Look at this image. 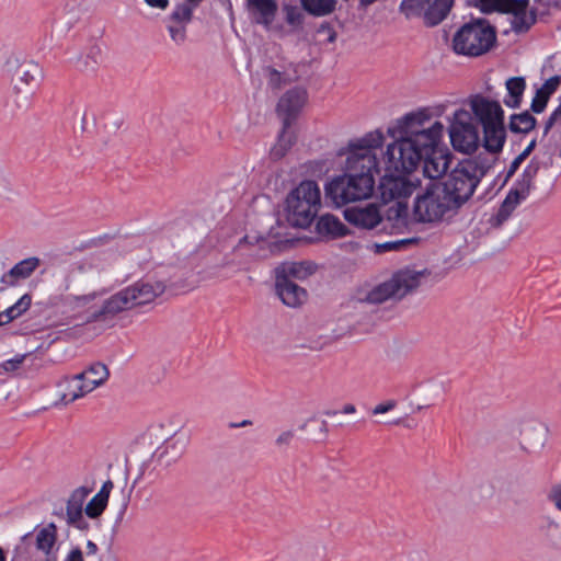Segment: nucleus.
I'll return each instance as SVG.
<instances>
[{"label": "nucleus", "mask_w": 561, "mask_h": 561, "mask_svg": "<svg viewBox=\"0 0 561 561\" xmlns=\"http://www.w3.org/2000/svg\"><path fill=\"white\" fill-rule=\"evenodd\" d=\"M385 141L380 130H373L350 140L339 156H345L344 174L325 186V196L336 206L366 199L371 196L375 176L379 173L375 150Z\"/></svg>", "instance_id": "f257e3e1"}, {"label": "nucleus", "mask_w": 561, "mask_h": 561, "mask_svg": "<svg viewBox=\"0 0 561 561\" xmlns=\"http://www.w3.org/2000/svg\"><path fill=\"white\" fill-rule=\"evenodd\" d=\"M98 297V291H85L78 277L67 275L64 284L51 295V302L55 307H62L69 311H75L90 305Z\"/></svg>", "instance_id": "f8f14e48"}, {"label": "nucleus", "mask_w": 561, "mask_h": 561, "mask_svg": "<svg viewBox=\"0 0 561 561\" xmlns=\"http://www.w3.org/2000/svg\"><path fill=\"white\" fill-rule=\"evenodd\" d=\"M306 274L302 263H285L277 268L276 276H285L287 279L298 278Z\"/></svg>", "instance_id": "37998d69"}, {"label": "nucleus", "mask_w": 561, "mask_h": 561, "mask_svg": "<svg viewBox=\"0 0 561 561\" xmlns=\"http://www.w3.org/2000/svg\"><path fill=\"white\" fill-rule=\"evenodd\" d=\"M526 159H524L520 154H518L514 160L513 162L511 163L510 165V169L507 171V178H510L511 175H513L515 173V171L519 168V165L522 164V162H524Z\"/></svg>", "instance_id": "864d4df0"}, {"label": "nucleus", "mask_w": 561, "mask_h": 561, "mask_svg": "<svg viewBox=\"0 0 561 561\" xmlns=\"http://www.w3.org/2000/svg\"><path fill=\"white\" fill-rule=\"evenodd\" d=\"M249 424H251V421H249V420H244V421H243L242 423H240V424H232V426H247V425H249Z\"/></svg>", "instance_id": "0e129e2a"}, {"label": "nucleus", "mask_w": 561, "mask_h": 561, "mask_svg": "<svg viewBox=\"0 0 561 561\" xmlns=\"http://www.w3.org/2000/svg\"><path fill=\"white\" fill-rule=\"evenodd\" d=\"M470 106L482 127L504 122V112L497 101L477 95L471 99Z\"/></svg>", "instance_id": "412c9836"}, {"label": "nucleus", "mask_w": 561, "mask_h": 561, "mask_svg": "<svg viewBox=\"0 0 561 561\" xmlns=\"http://www.w3.org/2000/svg\"><path fill=\"white\" fill-rule=\"evenodd\" d=\"M522 3L520 10H515L511 25L514 32L523 33L528 31L535 24L538 15L549 12L553 0H517Z\"/></svg>", "instance_id": "2eb2a0df"}, {"label": "nucleus", "mask_w": 561, "mask_h": 561, "mask_svg": "<svg viewBox=\"0 0 561 561\" xmlns=\"http://www.w3.org/2000/svg\"><path fill=\"white\" fill-rule=\"evenodd\" d=\"M245 1L248 11L253 16L256 24L262 25L265 31L279 38L284 37V34L286 33L285 25L282 23H275V18L278 11V4L275 0Z\"/></svg>", "instance_id": "4468645a"}, {"label": "nucleus", "mask_w": 561, "mask_h": 561, "mask_svg": "<svg viewBox=\"0 0 561 561\" xmlns=\"http://www.w3.org/2000/svg\"><path fill=\"white\" fill-rule=\"evenodd\" d=\"M165 290V285L158 280H138L103 300L92 311L88 323H100L112 327L117 314L154 301Z\"/></svg>", "instance_id": "f03ea898"}, {"label": "nucleus", "mask_w": 561, "mask_h": 561, "mask_svg": "<svg viewBox=\"0 0 561 561\" xmlns=\"http://www.w3.org/2000/svg\"><path fill=\"white\" fill-rule=\"evenodd\" d=\"M495 38L494 28L485 21L467 23L453 38L454 50L459 55L480 56L493 46Z\"/></svg>", "instance_id": "0eeeda50"}, {"label": "nucleus", "mask_w": 561, "mask_h": 561, "mask_svg": "<svg viewBox=\"0 0 561 561\" xmlns=\"http://www.w3.org/2000/svg\"><path fill=\"white\" fill-rule=\"evenodd\" d=\"M558 124H561V104L550 114L545 123L543 136H547L549 131Z\"/></svg>", "instance_id": "de8ad7c7"}, {"label": "nucleus", "mask_w": 561, "mask_h": 561, "mask_svg": "<svg viewBox=\"0 0 561 561\" xmlns=\"http://www.w3.org/2000/svg\"><path fill=\"white\" fill-rule=\"evenodd\" d=\"M31 305V296L24 295L13 306L5 309L9 316H12V320L19 317L22 312L26 311Z\"/></svg>", "instance_id": "c03bdc74"}, {"label": "nucleus", "mask_w": 561, "mask_h": 561, "mask_svg": "<svg viewBox=\"0 0 561 561\" xmlns=\"http://www.w3.org/2000/svg\"><path fill=\"white\" fill-rule=\"evenodd\" d=\"M507 95L504 98V104L508 107H518L522 102L526 82L523 77L510 78L506 83Z\"/></svg>", "instance_id": "e433bc0d"}, {"label": "nucleus", "mask_w": 561, "mask_h": 561, "mask_svg": "<svg viewBox=\"0 0 561 561\" xmlns=\"http://www.w3.org/2000/svg\"><path fill=\"white\" fill-rule=\"evenodd\" d=\"M113 486V482L111 480H106L101 490L87 503L84 506V513L88 517L98 518L102 515L107 506Z\"/></svg>", "instance_id": "473e14b6"}, {"label": "nucleus", "mask_w": 561, "mask_h": 561, "mask_svg": "<svg viewBox=\"0 0 561 561\" xmlns=\"http://www.w3.org/2000/svg\"><path fill=\"white\" fill-rule=\"evenodd\" d=\"M296 142V135L283 125L277 142L271 149V157L274 160L282 159Z\"/></svg>", "instance_id": "58836bf2"}, {"label": "nucleus", "mask_w": 561, "mask_h": 561, "mask_svg": "<svg viewBox=\"0 0 561 561\" xmlns=\"http://www.w3.org/2000/svg\"><path fill=\"white\" fill-rule=\"evenodd\" d=\"M91 490L79 486L72 491L66 503V522L69 526L80 530L88 529L89 525L83 517V504Z\"/></svg>", "instance_id": "a211bd4d"}, {"label": "nucleus", "mask_w": 561, "mask_h": 561, "mask_svg": "<svg viewBox=\"0 0 561 561\" xmlns=\"http://www.w3.org/2000/svg\"><path fill=\"white\" fill-rule=\"evenodd\" d=\"M307 101V92L302 88L288 90L277 103V113L283 117L285 128H289L293 119L304 107Z\"/></svg>", "instance_id": "6ab92c4d"}, {"label": "nucleus", "mask_w": 561, "mask_h": 561, "mask_svg": "<svg viewBox=\"0 0 561 561\" xmlns=\"http://www.w3.org/2000/svg\"><path fill=\"white\" fill-rule=\"evenodd\" d=\"M342 412L345 414H354L356 412V408L354 404H345L342 409Z\"/></svg>", "instance_id": "052dcab7"}, {"label": "nucleus", "mask_w": 561, "mask_h": 561, "mask_svg": "<svg viewBox=\"0 0 561 561\" xmlns=\"http://www.w3.org/2000/svg\"><path fill=\"white\" fill-rule=\"evenodd\" d=\"M287 219L298 228H307L313 221L320 207V188L314 181H304L293 190L286 199Z\"/></svg>", "instance_id": "39448f33"}, {"label": "nucleus", "mask_w": 561, "mask_h": 561, "mask_svg": "<svg viewBox=\"0 0 561 561\" xmlns=\"http://www.w3.org/2000/svg\"><path fill=\"white\" fill-rule=\"evenodd\" d=\"M409 210L407 203L402 201L394 202L388 209L386 219H382V228L390 229L393 233H403L408 228Z\"/></svg>", "instance_id": "c85d7f7f"}, {"label": "nucleus", "mask_w": 561, "mask_h": 561, "mask_svg": "<svg viewBox=\"0 0 561 561\" xmlns=\"http://www.w3.org/2000/svg\"><path fill=\"white\" fill-rule=\"evenodd\" d=\"M561 82L560 76H553L550 77L548 80L545 81V83L539 88L543 93H547V95L550 98V95L558 89Z\"/></svg>", "instance_id": "09e8293b"}, {"label": "nucleus", "mask_w": 561, "mask_h": 561, "mask_svg": "<svg viewBox=\"0 0 561 561\" xmlns=\"http://www.w3.org/2000/svg\"><path fill=\"white\" fill-rule=\"evenodd\" d=\"M265 76L267 78V84L273 90H279L283 87L289 84L294 78L286 73H282L274 68L267 67L265 69Z\"/></svg>", "instance_id": "79ce46f5"}, {"label": "nucleus", "mask_w": 561, "mask_h": 561, "mask_svg": "<svg viewBox=\"0 0 561 561\" xmlns=\"http://www.w3.org/2000/svg\"><path fill=\"white\" fill-rule=\"evenodd\" d=\"M458 209L439 182L430 183L424 192L416 196L413 215L417 221L435 222L447 214Z\"/></svg>", "instance_id": "423d86ee"}, {"label": "nucleus", "mask_w": 561, "mask_h": 561, "mask_svg": "<svg viewBox=\"0 0 561 561\" xmlns=\"http://www.w3.org/2000/svg\"><path fill=\"white\" fill-rule=\"evenodd\" d=\"M433 123L431 121V113L427 108H421L415 112L405 114L398 121V128L402 137L411 138L417 135L419 131L428 127Z\"/></svg>", "instance_id": "bb28decb"}, {"label": "nucleus", "mask_w": 561, "mask_h": 561, "mask_svg": "<svg viewBox=\"0 0 561 561\" xmlns=\"http://www.w3.org/2000/svg\"><path fill=\"white\" fill-rule=\"evenodd\" d=\"M491 165L492 162L481 160L480 157L465 159L451 170L445 181L439 183L459 208L473 195Z\"/></svg>", "instance_id": "20e7f679"}, {"label": "nucleus", "mask_w": 561, "mask_h": 561, "mask_svg": "<svg viewBox=\"0 0 561 561\" xmlns=\"http://www.w3.org/2000/svg\"><path fill=\"white\" fill-rule=\"evenodd\" d=\"M484 8L508 13L514 18L515 10H520L522 3L517 0H480Z\"/></svg>", "instance_id": "a19ab883"}, {"label": "nucleus", "mask_w": 561, "mask_h": 561, "mask_svg": "<svg viewBox=\"0 0 561 561\" xmlns=\"http://www.w3.org/2000/svg\"><path fill=\"white\" fill-rule=\"evenodd\" d=\"M551 499L556 506L561 511V485L556 486L551 492Z\"/></svg>", "instance_id": "6e6d98bb"}, {"label": "nucleus", "mask_w": 561, "mask_h": 561, "mask_svg": "<svg viewBox=\"0 0 561 561\" xmlns=\"http://www.w3.org/2000/svg\"><path fill=\"white\" fill-rule=\"evenodd\" d=\"M275 288L277 296L288 307H299L307 300L306 289L285 276H276Z\"/></svg>", "instance_id": "b1692460"}, {"label": "nucleus", "mask_w": 561, "mask_h": 561, "mask_svg": "<svg viewBox=\"0 0 561 561\" xmlns=\"http://www.w3.org/2000/svg\"><path fill=\"white\" fill-rule=\"evenodd\" d=\"M423 161V173L428 179L435 180L443 176L450 163V154L442 148L425 152Z\"/></svg>", "instance_id": "393cba45"}, {"label": "nucleus", "mask_w": 561, "mask_h": 561, "mask_svg": "<svg viewBox=\"0 0 561 561\" xmlns=\"http://www.w3.org/2000/svg\"><path fill=\"white\" fill-rule=\"evenodd\" d=\"M30 353H14L11 348L0 344V376H9L22 369Z\"/></svg>", "instance_id": "c756f323"}, {"label": "nucleus", "mask_w": 561, "mask_h": 561, "mask_svg": "<svg viewBox=\"0 0 561 561\" xmlns=\"http://www.w3.org/2000/svg\"><path fill=\"white\" fill-rule=\"evenodd\" d=\"M39 265L41 260L37 256H30L18 262L0 277L2 288L14 286L20 280L28 278Z\"/></svg>", "instance_id": "a878e982"}, {"label": "nucleus", "mask_w": 561, "mask_h": 561, "mask_svg": "<svg viewBox=\"0 0 561 561\" xmlns=\"http://www.w3.org/2000/svg\"><path fill=\"white\" fill-rule=\"evenodd\" d=\"M88 393L103 385L108 376L107 366L102 363H94L87 369L78 374Z\"/></svg>", "instance_id": "2f4dec72"}, {"label": "nucleus", "mask_w": 561, "mask_h": 561, "mask_svg": "<svg viewBox=\"0 0 561 561\" xmlns=\"http://www.w3.org/2000/svg\"><path fill=\"white\" fill-rule=\"evenodd\" d=\"M344 217L350 224L364 229H373L382 222L376 205L347 208L344 210Z\"/></svg>", "instance_id": "5701e85b"}, {"label": "nucleus", "mask_w": 561, "mask_h": 561, "mask_svg": "<svg viewBox=\"0 0 561 561\" xmlns=\"http://www.w3.org/2000/svg\"><path fill=\"white\" fill-rule=\"evenodd\" d=\"M300 4L310 15L322 18L335 11L337 0H300Z\"/></svg>", "instance_id": "4c0bfd02"}, {"label": "nucleus", "mask_w": 561, "mask_h": 561, "mask_svg": "<svg viewBox=\"0 0 561 561\" xmlns=\"http://www.w3.org/2000/svg\"><path fill=\"white\" fill-rule=\"evenodd\" d=\"M506 140L504 122L483 127V147L490 153L502 151Z\"/></svg>", "instance_id": "7c9ffc66"}, {"label": "nucleus", "mask_w": 561, "mask_h": 561, "mask_svg": "<svg viewBox=\"0 0 561 561\" xmlns=\"http://www.w3.org/2000/svg\"><path fill=\"white\" fill-rule=\"evenodd\" d=\"M548 100L549 96L547 95V93H543V91L538 89L531 102V111L537 114L543 112V110L547 106Z\"/></svg>", "instance_id": "49530a36"}, {"label": "nucleus", "mask_w": 561, "mask_h": 561, "mask_svg": "<svg viewBox=\"0 0 561 561\" xmlns=\"http://www.w3.org/2000/svg\"><path fill=\"white\" fill-rule=\"evenodd\" d=\"M35 549L43 553L41 561H58V528L54 523L38 527L34 530Z\"/></svg>", "instance_id": "f3484780"}, {"label": "nucleus", "mask_w": 561, "mask_h": 561, "mask_svg": "<svg viewBox=\"0 0 561 561\" xmlns=\"http://www.w3.org/2000/svg\"><path fill=\"white\" fill-rule=\"evenodd\" d=\"M11 321L12 316H9L5 310L0 312V325H4Z\"/></svg>", "instance_id": "13d9d810"}, {"label": "nucleus", "mask_w": 561, "mask_h": 561, "mask_svg": "<svg viewBox=\"0 0 561 561\" xmlns=\"http://www.w3.org/2000/svg\"><path fill=\"white\" fill-rule=\"evenodd\" d=\"M388 424H399V421L387 422Z\"/></svg>", "instance_id": "774afa93"}, {"label": "nucleus", "mask_w": 561, "mask_h": 561, "mask_svg": "<svg viewBox=\"0 0 561 561\" xmlns=\"http://www.w3.org/2000/svg\"><path fill=\"white\" fill-rule=\"evenodd\" d=\"M96 552H98V546L93 541L89 540L87 542V553L95 554Z\"/></svg>", "instance_id": "bf43d9fd"}, {"label": "nucleus", "mask_w": 561, "mask_h": 561, "mask_svg": "<svg viewBox=\"0 0 561 561\" xmlns=\"http://www.w3.org/2000/svg\"><path fill=\"white\" fill-rule=\"evenodd\" d=\"M60 401L65 404L71 403L79 398L88 394L85 388L83 386V381H81L78 375L72 376L70 378H65L58 385Z\"/></svg>", "instance_id": "72a5a7b5"}, {"label": "nucleus", "mask_w": 561, "mask_h": 561, "mask_svg": "<svg viewBox=\"0 0 561 561\" xmlns=\"http://www.w3.org/2000/svg\"><path fill=\"white\" fill-rule=\"evenodd\" d=\"M414 241V239H401L397 241H389L383 243H376V252H386V251H392V250H399L402 247L410 244Z\"/></svg>", "instance_id": "a18cd8bd"}, {"label": "nucleus", "mask_w": 561, "mask_h": 561, "mask_svg": "<svg viewBox=\"0 0 561 561\" xmlns=\"http://www.w3.org/2000/svg\"><path fill=\"white\" fill-rule=\"evenodd\" d=\"M322 427H323V432L325 433L327 432V423L324 421H322Z\"/></svg>", "instance_id": "338daca9"}, {"label": "nucleus", "mask_w": 561, "mask_h": 561, "mask_svg": "<svg viewBox=\"0 0 561 561\" xmlns=\"http://www.w3.org/2000/svg\"><path fill=\"white\" fill-rule=\"evenodd\" d=\"M536 126V118L528 112L514 114L510 118V130L512 133L526 134L533 130Z\"/></svg>", "instance_id": "ea45409f"}, {"label": "nucleus", "mask_w": 561, "mask_h": 561, "mask_svg": "<svg viewBox=\"0 0 561 561\" xmlns=\"http://www.w3.org/2000/svg\"><path fill=\"white\" fill-rule=\"evenodd\" d=\"M187 4H190L194 9V7H196L201 2V0H187Z\"/></svg>", "instance_id": "e2e57ef3"}, {"label": "nucleus", "mask_w": 561, "mask_h": 561, "mask_svg": "<svg viewBox=\"0 0 561 561\" xmlns=\"http://www.w3.org/2000/svg\"><path fill=\"white\" fill-rule=\"evenodd\" d=\"M444 129V125L440 122L435 121L431 123L428 127L419 131L417 135L408 138V140H411L413 147L417 151H421V157H423L425 152L439 148L438 144L442 139Z\"/></svg>", "instance_id": "4be33fe9"}, {"label": "nucleus", "mask_w": 561, "mask_h": 561, "mask_svg": "<svg viewBox=\"0 0 561 561\" xmlns=\"http://www.w3.org/2000/svg\"><path fill=\"white\" fill-rule=\"evenodd\" d=\"M316 228L318 233L333 238L345 236L347 232V228L343 222L330 214L322 215L318 219Z\"/></svg>", "instance_id": "c9c22d12"}, {"label": "nucleus", "mask_w": 561, "mask_h": 561, "mask_svg": "<svg viewBox=\"0 0 561 561\" xmlns=\"http://www.w3.org/2000/svg\"><path fill=\"white\" fill-rule=\"evenodd\" d=\"M65 561H83L82 551L79 548L72 549Z\"/></svg>", "instance_id": "5fc2aeb1"}, {"label": "nucleus", "mask_w": 561, "mask_h": 561, "mask_svg": "<svg viewBox=\"0 0 561 561\" xmlns=\"http://www.w3.org/2000/svg\"><path fill=\"white\" fill-rule=\"evenodd\" d=\"M152 9L164 11L169 5V0H144Z\"/></svg>", "instance_id": "603ef678"}, {"label": "nucleus", "mask_w": 561, "mask_h": 561, "mask_svg": "<svg viewBox=\"0 0 561 561\" xmlns=\"http://www.w3.org/2000/svg\"><path fill=\"white\" fill-rule=\"evenodd\" d=\"M280 11L286 31L284 37L304 30L306 11L302 9L301 4H296L294 0L284 1Z\"/></svg>", "instance_id": "cd10ccee"}, {"label": "nucleus", "mask_w": 561, "mask_h": 561, "mask_svg": "<svg viewBox=\"0 0 561 561\" xmlns=\"http://www.w3.org/2000/svg\"><path fill=\"white\" fill-rule=\"evenodd\" d=\"M102 60L103 51L101 46L93 45L84 54L78 55L73 59V64L77 70L88 73L95 71Z\"/></svg>", "instance_id": "f704fd0d"}, {"label": "nucleus", "mask_w": 561, "mask_h": 561, "mask_svg": "<svg viewBox=\"0 0 561 561\" xmlns=\"http://www.w3.org/2000/svg\"><path fill=\"white\" fill-rule=\"evenodd\" d=\"M0 561H5L4 552L1 548H0Z\"/></svg>", "instance_id": "69168bd1"}, {"label": "nucleus", "mask_w": 561, "mask_h": 561, "mask_svg": "<svg viewBox=\"0 0 561 561\" xmlns=\"http://www.w3.org/2000/svg\"><path fill=\"white\" fill-rule=\"evenodd\" d=\"M404 173L387 172L380 181L379 191L385 203L401 201L414 192V184L409 181Z\"/></svg>", "instance_id": "dca6fc26"}, {"label": "nucleus", "mask_w": 561, "mask_h": 561, "mask_svg": "<svg viewBox=\"0 0 561 561\" xmlns=\"http://www.w3.org/2000/svg\"><path fill=\"white\" fill-rule=\"evenodd\" d=\"M560 160L561 146L552 144L551 139H549L548 144L545 145L542 156L535 157L525 168L522 179L508 192L496 214L490 218V225L494 228H499L510 218L517 205L528 196L540 167L551 168L556 173H560V165L556 163V161Z\"/></svg>", "instance_id": "7ed1b4c3"}, {"label": "nucleus", "mask_w": 561, "mask_h": 561, "mask_svg": "<svg viewBox=\"0 0 561 561\" xmlns=\"http://www.w3.org/2000/svg\"><path fill=\"white\" fill-rule=\"evenodd\" d=\"M455 0H403L400 11L407 19L422 18L426 26H436L450 13Z\"/></svg>", "instance_id": "9d476101"}, {"label": "nucleus", "mask_w": 561, "mask_h": 561, "mask_svg": "<svg viewBox=\"0 0 561 561\" xmlns=\"http://www.w3.org/2000/svg\"><path fill=\"white\" fill-rule=\"evenodd\" d=\"M396 407H397V402L394 400H387V401H383V402L377 404L371 410V413H373V415L383 414V413H387V412L393 410Z\"/></svg>", "instance_id": "8fccbe9b"}, {"label": "nucleus", "mask_w": 561, "mask_h": 561, "mask_svg": "<svg viewBox=\"0 0 561 561\" xmlns=\"http://www.w3.org/2000/svg\"><path fill=\"white\" fill-rule=\"evenodd\" d=\"M537 141L536 139H533L526 148L519 153L524 159L528 158V156L533 152V150L536 148Z\"/></svg>", "instance_id": "4d7b16f0"}, {"label": "nucleus", "mask_w": 561, "mask_h": 561, "mask_svg": "<svg viewBox=\"0 0 561 561\" xmlns=\"http://www.w3.org/2000/svg\"><path fill=\"white\" fill-rule=\"evenodd\" d=\"M449 137L455 150L471 153L479 146V133L466 110H457L449 127Z\"/></svg>", "instance_id": "ddd939ff"}, {"label": "nucleus", "mask_w": 561, "mask_h": 561, "mask_svg": "<svg viewBox=\"0 0 561 561\" xmlns=\"http://www.w3.org/2000/svg\"><path fill=\"white\" fill-rule=\"evenodd\" d=\"M293 438H294V431L288 430V431H285V432L280 433L277 436L276 444L278 446L288 445L291 442Z\"/></svg>", "instance_id": "3c124183"}, {"label": "nucleus", "mask_w": 561, "mask_h": 561, "mask_svg": "<svg viewBox=\"0 0 561 561\" xmlns=\"http://www.w3.org/2000/svg\"><path fill=\"white\" fill-rule=\"evenodd\" d=\"M193 18L190 4H179L167 20V28L173 43L182 45L186 41V27Z\"/></svg>", "instance_id": "aec40b11"}, {"label": "nucleus", "mask_w": 561, "mask_h": 561, "mask_svg": "<svg viewBox=\"0 0 561 561\" xmlns=\"http://www.w3.org/2000/svg\"><path fill=\"white\" fill-rule=\"evenodd\" d=\"M421 151L413 147L411 140L402 136L389 144L383 153L386 172L411 173L421 162Z\"/></svg>", "instance_id": "9b49d317"}, {"label": "nucleus", "mask_w": 561, "mask_h": 561, "mask_svg": "<svg viewBox=\"0 0 561 561\" xmlns=\"http://www.w3.org/2000/svg\"><path fill=\"white\" fill-rule=\"evenodd\" d=\"M420 273L413 271H400L389 280L376 286L367 295V301L382 304L388 299H401L420 284Z\"/></svg>", "instance_id": "1a4fd4ad"}, {"label": "nucleus", "mask_w": 561, "mask_h": 561, "mask_svg": "<svg viewBox=\"0 0 561 561\" xmlns=\"http://www.w3.org/2000/svg\"><path fill=\"white\" fill-rule=\"evenodd\" d=\"M3 71L14 94L24 96L31 93L33 85L44 76L38 62L20 53H10L7 56Z\"/></svg>", "instance_id": "6e6552de"}, {"label": "nucleus", "mask_w": 561, "mask_h": 561, "mask_svg": "<svg viewBox=\"0 0 561 561\" xmlns=\"http://www.w3.org/2000/svg\"><path fill=\"white\" fill-rule=\"evenodd\" d=\"M377 0H360V5L366 8L370 4H373L374 2H376Z\"/></svg>", "instance_id": "680f3d73"}]
</instances>
